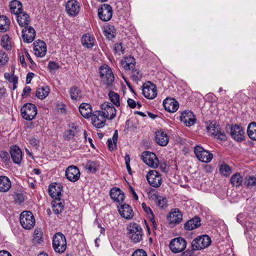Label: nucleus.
I'll return each instance as SVG.
<instances>
[{"label":"nucleus","instance_id":"9d476101","mask_svg":"<svg viewBox=\"0 0 256 256\" xmlns=\"http://www.w3.org/2000/svg\"><path fill=\"white\" fill-rule=\"evenodd\" d=\"M186 240L182 238H177L172 240L169 247L170 250L174 253H178L183 251L186 246Z\"/></svg>","mask_w":256,"mask_h":256},{"label":"nucleus","instance_id":"f8f14e48","mask_svg":"<svg viewBox=\"0 0 256 256\" xmlns=\"http://www.w3.org/2000/svg\"><path fill=\"white\" fill-rule=\"evenodd\" d=\"M142 158L144 162L149 166L156 168L158 166L159 161L153 152H144L142 154Z\"/></svg>","mask_w":256,"mask_h":256},{"label":"nucleus","instance_id":"412c9836","mask_svg":"<svg viewBox=\"0 0 256 256\" xmlns=\"http://www.w3.org/2000/svg\"><path fill=\"white\" fill-rule=\"evenodd\" d=\"M62 186L60 184L52 183L49 186L48 194L54 200L60 199Z\"/></svg>","mask_w":256,"mask_h":256},{"label":"nucleus","instance_id":"2eb2a0df","mask_svg":"<svg viewBox=\"0 0 256 256\" xmlns=\"http://www.w3.org/2000/svg\"><path fill=\"white\" fill-rule=\"evenodd\" d=\"M144 96L148 99H154L157 96L156 86L150 82L144 84L142 88Z\"/></svg>","mask_w":256,"mask_h":256},{"label":"nucleus","instance_id":"4d7b16f0","mask_svg":"<svg viewBox=\"0 0 256 256\" xmlns=\"http://www.w3.org/2000/svg\"><path fill=\"white\" fill-rule=\"evenodd\" d=\"M24 200V198L22 194H18L14 196V201L18 204L22 203Z\"/></svg>","mask_w":256,"mask_h":256},{"label":"nucleus","instance_id":"f03ea898","mask_svg":"<svg viewBox=\"0 0 256 256\" xmlns=\"http://www.w3.org/2000/svg\"><path fill=\"white\" fill-rule=\"evenodd\" d=\"M127 229L129 237L134 242H138L142 240V230L138 224L134 222L130 223Z\"/></svg>","mask_w":256,"mask_h":256},{"label":"nucleus","instance_id":"dca6fc26","mask_svg":"<svg viewBox=\"0 0 256 256\" xmlns=\"http://www.w3.org/2000/svg\"><path fill=\"white\" fill-rule=\"evenodd\" d=\"M66 10L69 16H74L79 13L80 6L76 0H69L66 4Z\"/></svg>","mask_w":256,"mask_h":256},{"label":"nucleus","instance_id":"c9c22d12","mask_svg":"<svg viewBox=\"0 0 256 256\" xmlns=\"http://www.w3.org/2000/svg\"><path fill=\"white\" fill-rule=\"evenodd\" d=\"M11 12L14 14H17L22 11V4L18 0H14L10 2V4Z\"/></svg>","mask_w":256,"mask_h":256},{"label":"nucleus","instance_id":"c03bdc74","mask_svg":"<svg viewBox=\"0 0 256 256\" xmlns=\"http://www.w3.org/2000/svg\"><path fill=\"white\" fill-rule=\"evenodd\" d=\"M108 96L110 101L116 106H120V96L118 94L111 91L108 93Z\"/></svg>","mask_w":256,"mask_h":256},{"label":"nucleus","instance_id":"8fccbe9b","mask_svg":"<svg viewBox=\"0 0 256 256\" xmlns=\"http://www.w3.org/2000/svg\"><path fill=\"white\" fill-rule=\"evenodd\" d=\"M156 204L161 208L166 206V200L162 196H158L156 198Z\"/></svg>","mask_w":256,"mask_h":256},{"label":"nucleus","instance_id":"6e6d98bb","mask_svg":"<svg viewBox=\"0 0 256 256\" xmlns=\"http://www.w3.org/2000/svg\"><path fill=\"white\" fill-rule=\"evenodd\" d=\"M132 256H147V254L144 250L138 249L134 251Z\"/></svg>","mask_w":256,"mask_h":256},{"label":"nucleus","instance_id":"6e6552de","mask_svg":"<svg viewBox=\"0 0 256 256\" xmlns=\"http://www.w3.org/2000/svg\"><path fill=\"white\" fill-rule=\"evenodd\" d=\"M146 179L149 184L154 188H159L162 182L161 174L156 170H151L146 174Z\"/></svg>","mask_w":256,"mask_h":256},{"label":"nucleus","instance_id":"f3484780","mask_svg":"<svg viewBox=\"0 0 256 256\" xmlns=\"http://www.w3.org/2000/svg\"><path fill=\"white\" fill-rule=\"evenodd\" d=\"M34 54L37 57L42 58L46 52V44L44 41L38 40L34 42Z\"/></svg>","mask_w":256,"mask_h":256},{"label":"nucleus","instance_id":"69168bd1","mask_svg":"<svg viewBox=\"0 0 256 256\" xmlns=\"http://www.w3.org/2000/svg\"><path fill=\"white\" fill-rule=\"evenodd\" d=\"M34 76V74L32 72H28L26 75V84H28L30 83L31 80Z\"/></svg>","mask_w":256,"mask_h":256},{"label":"nucleus","instance_id":"a18cd8bd","mask_svg":"<svg viewBox=\"0 0 256 256\" xmlns=\"http://www.w3.org/2000/svg\"><path fill=\"white\" fill-rule=\"evenodd\" d=\"M59 200H55L52 206V209L54 212L56 214H58L62 212L64 210V206L62 202Z\"/></svg>","mask_w":256,"mask_h":256},{"label":"nucleus","instance_id":"ea45409f","mask_svg":"<svg viewBox=\"0 0 256 256\" xmlns=\"http://www.w3.org/2000/svg\"><path fill=\"white\" fill-rule=\"evenodd\" d=\"M230 181L232 186L238 187L241 185L242 182V177L239 173H236L232 176Z\"/></svg>","mask_w":256,"mask_h":256},{"label":"nucleus","instance_id":"bf43d9fd","mask_svg":"<svg viewBox=\"0 0 256 256\" xmlns=\"http://www.w3.org/2000/svg\"><path fill=\"white\" fill-rule=\"evenodd\" d=\"M114 50L116 52H120L122 54H124V49L123 48L121 43L116 44L114 48Z\"/></svg>","mask_w":256,"mask_h":256},{"label":"nucleus","instance_id":"f704fd0d","mask_svg":"<svg viewBox=\"0 0 256 256\" xmlns=\"http://www.w3.org/2000/svg\"><path fill=\"white\" fill-rule=\"evenodd\" d=\"M122 64L126 70H132L134 68L136 60L135 59L131 56H126L124 59L122 60Z\"/></svg>","mask_w":256,"mask_h":256},{"label":"nucleus","instance_id":"a211bd4d","mask_svg":"<svg viewBox=\"0 0 256 256\" xmlns=\"http://www.w3.org/2000/svg\"><path fill=\"white\" fill-rule=\"evenodd\" d=\"M66 176L70 181L75 182L80 178V172L76 166H69L66 170Z\"/></svg>","mask_w":256,"mask_h":256},{"label":"nucleus","instance_id":"4c0bfd02","mask_svg":"<svg viewBox=\"0 0 256 256\" xmlns=\"http://www.w3.org/2000/svg\"><path fill=\"white\" fill-rule=\"evenodd\" d=\"M247 133L249 138L254 140H256V122L250 123L247 128Z\"/></svg>","mask_w":256,"mask_h":256},{"label":"nucleus","instance_id":"7ed1b4c3","mask_svg":"<svg viewBox=\"0 0 256 256\" xmlns=\"http://www.w3.org/2000/svg\"><path fill=\"white\" fill-rule=\"evenodd\" d=\"M52 246L58 253L64 252L66 248V241L64 236L60 232L56 234L53 236Z\"/></svg>","mask_w":256,"mask_h":256},{"label":"nucleus","instance_id":"72a5a7b5","mask_svg":"<svg viewBox=\"0 0 256 256\" xmlns=\"http://www.w3.org/2000/svg\"><path fill=\"white\" fill-rule=\"evenodd\" d=\"M17 15V22L21 26H26L30 22V19L28 15L23 12H21Z\"/></svg>","mask_w":256,"mask_h":256},{"label":"nucleus","instance_id":"0eeeda50","mask_svg":"<svg viewBox=\"0 0 256 256\" xmlns=\"http://www.w3.org/2000/svg\"><path fill=\"white\" fill-rule=\"evenodd\" d=\"M100 113L106 119L112 120L116 116V109L113 104L108 102H104L101 104Z\"/></svg>","mask_w":256,"mask_h":256},{"label":"nucleus","instance_id":"79ce46f5","mask_svg":"<svg viewBox=\"0 0 256 256\" xmlns=\"http://www.w3.org/2000/svg\"><path fill=\"white\" fill-rule=\"evenodd\" d=\"M70 98L72 100H78L82 97L81 91L76 87H72L70 90Z\"/></svg>","mask_w":256,"mask_h":256},{"label":"nucleus","instance_id":"5fc2aeb1","mask_svg":"<svg viewBox=\"0 0 256 256\" xmlns=\"http://www.w3.org/2000/svg\"><path fill=\"white\" fill-rule=\"evenodd\" d=\"M48 68L50 70L51 72H52L58 70L59 68V66L57 63L54 62H50L48 63Z\"/></svg>","mask_w":256,"mask_h":256},{"label":"nucleus","instance_id":"bb28decb","mask_svg":"<svg viewBox=\"0 0 256 256\" xmlns=\"http://www.w3.org/2000/svg\"><path fill=\"white\" fill-rule=\"evenodd\" d=\"M77 126L75 124L72 123L64 133L63 138L65 140L70 141L74 138L77 133Z\"/></svg>","mask_w":256,"mask_h":256},{"label":"nucleus","instance_id":"5701e85b","mask_svg":"<svg viewBox=\"0 0 256 256\" xmlns=\"http://www.w3.org/2000/svg\"><path fill=\"white\" fill-rule=\"evenodd\" d=\"M36 36L35 30L32 27L27 28L26 26L22 30V38L25 42H32Z\"/></svg>","mask_w":256,"mask_h":256},{"label":"nucleus","instance_id":"c85d7f7f","mask_svg":"<svg viewBox=\"0 0 256 256\" xmlns=\"http://www.w3.org/2000/svg\"><path fill=\"white\" fill-rule=\"evenodd\" d=\"M118 212L124 218L130 219L132 218V210L127 204H124L118 206Z\"/></svg>","mask_w":256,"mask_h":256},{"label":"nucleus","instance_id":"4468645a","mask_svg":"<svg viewBox=\"0 0 256 256\" xmlns=\"http://www.w3.org/2000/svg\"><path fill=\"white\" fill-rule=\"evenodd\" d=\"M98 15L102 20L104 22L109 20L112 15V7L108 4H102L98 10Z\"/></svg>","mask_w":256,"mask_h":256},{"label":"nucleus","instance_id":"338daca9","mask_svg":"<svg viewBox=\"0 0 256 256\" xmlns=\"http://www.w3.org/2000/svg\"><path fill=\"white\" fill-rule=\"evenodd\" d=\"M30 90L31 88L30 87L28 86H25L23 90L22 96L28 94L30 92Z\"/></svg>","mask_w":256,"mask_h":256},{"label":"nucleus","instance_id":"2f4dec72","mask_svg":"<svg viewBox=\"0 0 256 256\" xmlns=\"http://www.w3.org/2000/svg\"><path fill=\"white\" fill-rule=\"evenodd\" d=\"M79 110L80 114L84 118H88L92 116V106L88 103H82L80 106Z\"/></svg>","mask_w":256,"mask_h":256},{"label":"nucleus","instance_id":"aec40b11","mask_svg":"<svg viewBox=\"0 0 256 256\" xmlns=\"http://www.w3.org/2000/svg\"><path fill=\"white\" fill-rule=\"evenodd\" d=\"M163 106L166 110L170 112H176L179 107L178 102L175 99L171 98H167L164 100Z\"/></svg>","mask_w":256,"mask_h":256},{"label":"nucleus","instance_id":"37998d69","mask_svg":"<svg viewBox=\"0 0 256 256\" xmlns=\"http://www.w3.org/2000/svg\"><path fill=\"white\" fill-rule=\"evenodd\" d=\"M104 32V36L108 40H112L116 36V32L113 26H106Z\"/></svg>","mask_w":256,"mask_h":256},{"label":"nucleus","instance_id":"603ef678","mask_svg":"<svg viewBox=\"0 0 256 256\" xmlns=\"http://www.w3.org/2000/svg\"><path fill=\"white\" fill-rule=\"evenodd\" d=\"M86 168L90 172H95L97 170L96 164L94 162H88L86 165Z\"/></svg>","mask_w":256,"mask_h":256},{"label":"nucleus","instance_id":"39448f33","mask_svg":"<svg viewBox=\"0 0 256 256\" xmlns=\"http://www.w3.org/2000/svg\"><path fill=\"white\" fill-rule=\"evenodd\" d=\"M20 222L23 228L30 230L35 224V219L32 212L24 211L20 215Z\"/></svg>","mask_w":256,"mask_h":256},{"label":"nucleus","instance_id":"423d86ee","mask_svg":"<svg viewBox=\"0 0 256 256\" xmlns=\"http://www.w3.org/2000/svg\"><path fill=\"white\" fill-rule=\"evenodd\" d=\"M22 118L28 120H33L37 114V108L32 104H26L20 109Z\"/></svg>","mask_w":256,"mask_h":256},{"label":"nucleus","instance_id":"58836bf2","mask_svg":"<svg viewBox=\"0 0 256 256\" xmlns=\"http://www.w3.org/2000/svg\"><path fill=\"white\" fill-rule=\"evenodd\" d=\"M10 20L6 16H0V32H4L9 28Z\"/></svg>","mask_w":256,"mask_h":256},{"label":"nucleus","instance_id":"680f3d73","mask_svg":"<svg viewBox=\"0 0 256 256\" xmlns=\"http://www.w3.org/2000/svg\"><path fill=\"white\" fill-rule=\"evenodd\" d=\"M142 207L144 210L145 212L147 214H148L150 212L151 214V216L152 217L154 216V214H152V212L151 209L149 207H147L145 203L142 204Z\"/></svg>","mask_w":256,"mask_h":256},{"label":"nucleus","instance_id":"9b49d317","mask_svg":"<svg viewBox=\"0 0 256 256\" xmlns=\"http://www.w3.org/2000/svg\"><path fill=\"white\" fill-rule=\"evenodd\" d=\"M230 128V134L236 142H242L244 140V132L243 128L238 124L228 125Z\"/></svg>","mask_w":256,"mask_h":256},{"label":"nucleus","instance_id":"3c124183","mask_svg":"<svg viewBox=\"0 0 256 256\" xmlns=\"http://www.w3.org/2000/svg\"><path fill=\"white\" fill-rule=\"evenodd\" d=\"M2 46L6 49H9L10 46V41L9 40V36L7 35L4 36L2 38Z\"/></svg>","mask_w":256,"mask_h":256},{"label":"nucleus","instance_id":"7c9ffc66","mask_svg":"<svg viewBox=\"0 0 256 256\" xmlns=\"http://www.w3.org/2000/svg\"><path fill=\"white\" fill-rule=\"evenodd\" d=\"M200 226V220L198 217L192 218L186 222L184 228L186 230H191L196 228Z\"/></svg>","mask_w":256,"mask_h":256},{"label":"nucleus","instance_id":"20e7f679","mask_svg":"<svg viewBox=\"0 0 256 256\" xmlns=\"http://www.w3.org/2000/svg\"><path fill=\"white\" fill-rule=\"evenodd\" d=\"M211 244V238L207 235L198 236L192 242V250H197L208 247Z\"/></svg>","mask_w":256,"mask_h":256},{"label":"nucleus","instance_id":"4be33fe9","mask_svg":"<svg viewBox=\"0 0 256 256\" xmlns=\"http://www.w3.org/2000/svg\"><path fill=\"white\" fill-rule=\"evenodd\" d=\"M180 120L186 126H191L194 124L196 120L192 112L186 110L182 112Z\"/></svg>","mask_w":256,"mask_h":256},{"label":"nucleus","instance_id":"473e14b6","mask_svg":"<svg viewBox=\"0 0 256 256\" xmlns=\"http://www.w3.org/2000/svg\"><path fill=\"white\" fill-rule=\"evenodd\" d=\"M11 182L6 176H0V192H8L11 188Z\"/></svg>","mask_w":256,"mask_h":256},{"label":"nucleus","instance_id":"13d9d810","mask_svg":"<svg viewBox=\"0 0 256 256\" xmlns=\"http://www.w3.org/2000/svg\"><path fill=\"white\" fill-rule=\"evenodd\" d=\"M28 140L30 144L34 146H37L39 144V140L33 136H30Z\"/></svg>","mask_w":256,"mask_h":256},{"label":"nucleus","instance_id":"a19ab883","mask_svg":"<svg viewBox=\"0 0 256 256\" xmlns=\"http://www.w3.org/2000/svg\"><path fill=\"white\" fill-rule=\"evenodd\" d=\"M118 138V130H116L112 138V140L111 138H108V146L110 150L112 151L114 150L115 147L116 146Z\"/></svg>","mask_w":256,"mask_h":256},{"label":"nucleus","instance_id":"b1692460","mask_svg":"<svg viewBox=\"0 0 256 256\" xmlns=\"http://www.w3.org/2000/svg\"><path fill=\"white\" fill-rule=\"evenodd\" d=\"M170 224H178L182 220V214L178 209L175 208L168 216Z\"/></svg>","mask_w":256,"mask_h":256},{"label":"nucleus","instance_id":"774afa93","mask_svg":"<svg viewBox=\"0 0 256 256\" xmlns=\"http://www.w3.org/2000/svg\"><path fill=\"white\" fill-rule=\"evenodd\" d=\"M0 256H12V254L6 250L0 251Z\"/></svg>","mask_w":256,"mask_h":256},{"label":"nucleus","instance_id":"864d4df0","mask_svg":"<svg viewBox=\"0 0 256 256\" xmlns=\"http://www.w3.org/2000/svg\"><path fill=\"white\" fill-rule=\"evenodd\" d=\"M8 59V58L6 54L3 51H0V64H6L7 62Z\"/></svg>","mask_w":256,"mask_h":256},{"label":"nucleus","instance_id":"e433bc0d","mask_svg":"<svg viewBox=\"0 0 256 256\" xmlns=\"http://www.w3.org/2000/svg\"><path fill=\"white\" fill-rule=\"evenodd\" d=\"M50 92V88L48 86H39L36 92V96L40 99L46 97Z\"/></svg>","mask_w":256,"mask_h":256},{"label":"nucleus","instance_id":"c756f323","mask_svg":"<svg viewBox=\"0 0 256 256\" xmlns=\"http://www.w3.org/2000/svg\"><path fill=\"white\" fill-rule=\"evenodd\" d=\"M81 42L83 46L91 48L94 46L95 39L90 34H86L82 36Z\"/></svg>","mask_w":256,"mask_h":256},{"label":"nucleus","instance_id":"a878e982","mask_svg":"<svg viewBox=\"0 0 256 256\" xmlns=\"http://www.w3.org/2000/svg\"><path fill=\"white\" fill-rule=\"evenodd\" d=\"M155 138L156 142L160 146H166L168 142L167 134L162 130L156 132Z\"/></svg>","mask_w":256,"mask_h":256},{"label":"nucleus","instance_id":"09e8293b","mask_svg":"<svg viewBox=\"0 0 256 256\" xmlns=\"http://www.w3.org/2000/svg\"><path fill=\"white\" fill-rule=\"evenodd\" d=\"M132 78L134 81L137 82L142 78V74L140 72L137 70L132 69Z\"/></svg>","mask_w":256,"mask_h":256},{"label":"nucleus","instance_id":"49530a36","mask_svg":"<svg viewBox=\"0 0 256 256\" xmlns=\"http://www.w3.org/2000/svg\"><path fill=\"white\" fill-rule=\"evenodd\" d=\"M244 184L248 188L256 186V178L250 176H246L244 178Z\"/></svg>","mask_w":256,"mask_h":256},{"label":"nucleus","instance_id":"de8ad7c7","mask_svg":"<svg viewBox=\"0 0 256 256\" xmlns=\"http://www.w3.org/2000/svg\"><path fill=\"white\" fill-rule=\"evenodd\" d=\"M42 232L40 229H36L34 233V241L36 243H40L42 241Z\"/></svg>","mask_w":256,"mask_h":256},{"label":"nucleus","instance_id":"e2e57ef3","mask_svg":"<svg viewBox=\"0 0 256 256\" xmlns=\"http://www.w3.org/2000/svg\"><path fill=\"white\" fill-rule=\"evenodd\" d=\"M0 156L2 158L3 160L5 162L9 160V155L8 152H2L0 154Z\"/></svg>","mask_w":256,"mask_h":256},{"label":"nucleus","instance_id":"ddd939ff","mask_svg":"<svg viewBox=\"0 0 256 256\" xmlns=\"http://www.w3.org/2000/svg\"><path fill=\"white\" fill-rule=\"evenodd\" d=\"M206 128L208 132L213 135L218 142H223L224 134L220 131L218 125H216L215 123L210 122V124H207Z\"/></svg>","mask_w":256,"mask_h":256},{"label":"nucleus","instance_id":"0e129e2a","mask_svg":"<svg viewBox=\"0 0 256 256\" xmlns=\"http://www.w3.org/2000/svg\"><path fill=\"white\" fill-rule=\"evenodd\" d=\"M232 172V168L225 164V176H229Z\"/></svg>","mask_w":256,"mask_h":256},{"label":"nucleus","instance_id":"f257e3e1","mask_svg":"<svg viewBox=\"0 0 256 256\" xmlns=\"http://www.w3.org/2000/svg\"><path fill=\"white\" fill-rule=\"evenodd\" d=\"M99 70L102 84L106 86L112 85L114 82V76L110 67L104 64L100 68Z\"/></svg>","mask_w":256,"mask_h":256},{"label":"nucleus","instance_id":"cd10ccee","mask_svg":"<svg viewBox=\"0 0 256 256\" xmlns=\"http://www.w3.org/2000/svg\"><path fill=\"white\" fill-rule=\"evenodd\" d=\"M111 198L118 203H122L124 200V192L118 188H112L110 190Z\"/></svg>","mask_w":256,"mask_h":256},{"label":"nucleus","instance_id":"052dcab7","mask_svg":"<svg viewBox=\"0 0 256 256\" xmlns=\"http://www.w3.org/2000/svg\"><path fill=\"white\" fill-rule=\"evenodd\" d=\"M128 106L132 108H135L136 106V103L134 100L132 98H128L127 100Z\"/></svg>","mask_w":256,"mask_h":256},{"label":"nucleus","instance_id":"1a4fd4ad","mask_svg":"<svg viewBox=\"0 0 256 256\" xmlns=\"http://www.w3.org/2000/svg\"><path fill=\"white\" fill-rule=\"evenodd\" d=\"M194 152L198 159L203 162H209L213 158V154L212 153L208 150H205L202 146H195Z\"/></svg>","mask_w":256,"mask_h":256},{"label":"nucleus","instance_id":"6ab92c4d","mask_svg":"<svg viewBox=\"0 0 256 256\" xmlns=\"http://www.w3.org/2000/svg\"><path fill=\"white\" fill-rule=\"evenodd\" d=\"M106 118L102 115L100 110L94 112L92 116V124L96 128H102L106 123Z\"/></svg>","mask_w":256,"mask_h":256},{"label":"nucleus","instance_id":"393cba45","mask_svg":"<svg viewBox=\"0 0 256 256\" xmlns=\"http://www.w3.org/2000/svg\"><path fill=\"white\" fill-rule=\"evenodd\" d=\"M10 155L12 161L17 164H19L22 160V154L21 150L16 146L11 148Z\"/></svg>","mask_w":256,"mask_h":256}]
</instances>
